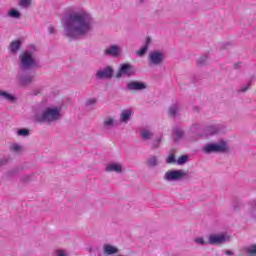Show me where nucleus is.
<instances>
[{
    "label": "nucleus",
    "mask_w": 256,
    "mask_h": 256,
    "mask_svg": "<svg viewBox=\"0 0 256 256\" xmlns=\"http://www.w3.org/2000/svg\"><path fill=\"white\" fill-rule=\"evenodd\" d=\"M191 133H194L195 135H201V131H203V126L201 124H192L190 127Z\"/></svg>",
    "instance_id": "25"
},
{
    "label": "nucleus",
    "mask_w": 256,
    "mask_h": 256,
    "mask_svg": "<svg viewBox=\"0 0 256 256\" xmlns=\"http://www.w3.org/2000/svg\"><path fill=\"white\" fill-rule=\"evenodd\" d=\"M11 175H15L17 173H19V168H15L13 170L10 171Z\"/></svg>",
    "instance_id": "42"
},
{
    "label": "nucleus",
    "mask_w": 256,
    "mask_h": 256,
    "mask_svg": "<svg viewBox=\"0 0 256 256\" xmlns=\"http://www.w3.org/2000/svg\"><path fill=\"white\" fill-rule=\"evenodd\" d=\"M8 17H11L12 19H21V12L13 8L10 11H8Z\"/></svg>",
    "instance_id": "26"
},
{
    "label": "nucleus",
    "mask_w": 256,
    "mask_h": 256,
    "mask_svg": "<svg viewBox=\"0 0 256 256\" xmlns=\"http://www.w3.org/2000/svg\"><path fill=\"white\" fill-rule=\"evenodd\" d=\"M9 49L12 55H17V53L21 49V40L12 41L10 43Z\"/></svg>",
    "instance_id": "15"
},
{
    "label": "nucleus",
    "mask_w": 256,
    "mask_h": 256,
    "mask_svg": "<svg viewBox=\"0 0 256 256\" xmlns=\"http://www.w3.org/2000/svg\"><path fill=\"white\" fill-rule=\"evenodd\" d=\"M7 163H9V158H7V157L0 158V167H5V165H7Z\"/></svg>",
    "instance_id": "38"
},
{
    "label": "nucleus",
    "mask_w": 256,
    "mask_h": 256,
    "mask_svg": "<svg viewBox=\"0 0 256 256\" xmlns=\"http://www.w3.org/2000/svg\"><path fill=\"white\" fill-rule=\"evenodd\" d=\"M137 73V70L135 67L129 63H124L120 65V68L118 69V72L116 73V79H121L123 75L126 77H133Z\"/></svg>",
    "instance_id": "6"
},
{
    "label": "nucleus",
    "mask_w": 256,
    "mask_h": 256,
    "mask_svg": "<svg viewBox=\"0 0 256 256\" xmlns=\"http://www.w3.org/2000/svg\"><path fill=\"white\" fill-rule=\"evenodd\" d=\"M148 167H157V156H151L147 160Z\"/></svg>",
    "instance_id": "30"
},
{
    "label": "nucleus",
    "mask_w": 256,
    "mask_h": 256,
    "mask_svg": "<svg viewBox=\"0 0 256 256\" xmlns=\"http://www.w3.org/2000/svg\"><path fill=\"white\" fill-rule=\"evenodd\" d=\"M18 81L22 87H27V85H31V83L35 81V76L30 74H19Z\"/></svg>",
    "instance_id": "11"
},
{
    "label": "nucleus",
    "mask_w": 256,
    "mask_h": 256,
    "mask_svg": "<svg viewBox=\"0 0 256 256\" xmlns=\"http://www.w3.org/2000/svg\"><path fill=\"white\" fill-rule=\"evenodd\" d=\"M225 255L231 256V255H233V251H231V250H226V251H225Z\"/></svg>",
    "instance_id": "43"
},
{
    "label": "nucleus",
    "mask_w": 256,
    "mask_h": 256,
    "mask_svg": "<svg viewBox=\"0 0 256 256\" xmlns=\"http://www.w3.org/2000/svg\"><path fill=\"white\" fill-rule=\"evenodd\" d=\"M127 91H143L147 89V84L141 81H131L126 85Z\"/></svg>",
    "instance_id": "10"
},
{
    "label": "nucleus",
    "mask_w": 256,
    "mask_h": 256,
    "mask_svg": "<svg viewBox=\"0 0 256 256\" xmlns=\"http://www.w3.org/2000/svg\"><path fill=\"white\" fill-rule=\"evenodd\" d=\"M149 45H151V38L146 39V44L138 50L137 55H139V57H143V55H145L149 50Z\"/></svg>",
    "instance_id": "21"
},
{
    "label": "nucleus",
    "mask_w": 256,
    "mask_h": 256,
    "mask_svg": "<svg viewBox=\"0 0 256 256\" xmlns=\"http://www.w3.org/2000/svg\"><path fill=\"white\" fill-rule=\"evenodd\" d=\"M173 135H174V142L177 143L178 141H181V139L183 138V135L185 134L183 132V129H181V127L176 126L173 128L172 130Z\"/></svg>",
    "instance_id": "17"
},
{
    "label": "nucleus",
    "mask_w": 256,
    "mask_h": 256,
    "mask_svg": "<svg viewBox=\"0 0 256 256\" xmlns=\"http://www.w3.org/2000/svg\"><path fill=\"white\" fill-rule=\"evenodd\" d=\"M32 0H18L19 7L22 9H29L31 7Z\"/></svg>",
    "instance_id": "27"
},
{
    "label": "nucleus",
    "mask_w": 256,
    "mask_h": 256,
    "mask_svg": "<svg viewBox=\"0 0 256 256\" xmlns=\"http://www.w3.org/2000/svg\"><path fill=\"white\" fill-rule=\"evenodd\" d=\"M140 137L144 139V141H149V139H153V132L150 130L144 129L140 131Z\"/></svg>",
    "instance_id": "24"
},
{
    "label": "nucleus",
    "mask_w": 256,
    "mask_h": 256,
    "mask_svg": "<svg viewBox=\"0 0 256 256\" xmlns=\"http://www.w3.org/2000/svg\"><path fill=\"white\" fill-rule=\"evenodd\" d=\"M48 31H49L50 35L57 33V30L53 26H49Z\"/></svg>",
    "instance_id": "40"
},
{
    "label": "nucleus",
    "mask_w": 256,
    "mask_h": 256,
    "mask_svg": "<svg viewBox=\"0 0 256 256\" xmlns=\"http://www.w3.org/2000/svg\"><path fill=\"white\" fill-rule=\"evenodd\" d=\"M36 51L37 47L35 45H30L28 49L19 55V68L21 71H30V69L39 67V62L35 58Z\"/></svg>",
    "instance_id": "2"
},
{
    "label": "nucleus",
    "mask_w": 256,
    "mask_h": 256,
    "mask_svg": "<svg viewBox=\"0 0 256 256\" xmlns=\"http://www.w3.org/2000/svg\"><path fill=\"white\" fill-rule=\"evenodd\" d=\"M166 163L171 165L172 163H177V159H175V154H171L167 157Z\"/></svg>",
    "instance_id": "35"
},
{
    "label": "nucleus",
    "mask_w": 256,
    "mask_h": 256,
    "mask_svg": "<svg viewBox=\"0 0 256 256\" xmlns=\"http://www.w3.org/2000/svg\"><path fill=\"white\" fill-rule=\"evenodd\" d=\"M0 97H3V99L9 101V103H15V101H17V98L13 94H9L3 90H0Z\"/></svg>",
    "instance_id": "20"
},
{
    "label": "nucleus",
    "mask_w": 256,
    "mask_h": 256,
    "mask_svg": "<svg viewBox=\"0 0 256 256\" xmlns=\"http://www.w3.org/2000/svg\"><path fill=\"white\" fill-rule=\"evenodd\" d=\"M56 256H69V253L67 252V250H63V249H58L55 251Z\"/></svg>",
    "instance_id": "36"
},
{
    "label": "nucleus",
    "mask_w": 256,
    "mask_h": 256,
    "mask_svg": "<svg viewBox=\"0 0 256 256\" xmlns=\"http://www.w3.org/2000/svg\"><path fill=\"white\" fill-rule=\"evenodd\" d=\"M97 256H101V254L99 253Z\"/></svg>",
    "instance_id": "47"
},
{
    "label": "nucleus",
    "mask_w": 256,
    "mask_h": 256,
    "mask_svg": "<svg viewBox=\"0 0 256 256\" xmlns=\"http://www.w3.org/2000/svg\"><path fill=\"white\" fill-rule=\"evenodd\" d=\"M107 173H123V166L117 163H110L106 166Z\"/></svg>",
    "instance_id": "14"
},
{
    "label": "nucleus",
    "mask_w": 256,
    "mask_h": 256,
    "mask_svg": "<svg viewBox=\"0 0 256 256\" xmlns=\"http://www.w3.org/2000/svg\"><path fill=\"white\" fill-rule=\"evenodd\" d=\"M21 181H22L23 183H27V181H31V176L26 175V176L22 177Z\"/></svg>",
    "instance_id": "41"
},
{
    "label": "nucleus",
    "mask_w": 256,
    "mask_h": 256,
    "mask_svg": "<svg viewBox=\"0 0 256 256\" xmlns=\"http://www.w3.org/2000/svg\"><path fill=\"white\" fill-rule=\"evenodd\" d=\"M140 3H143V0H140Z\"/></svg>",
    "instance_id": "46"
},
{
    "label": "nucleus",
    "mask_w": 256,
    "mask_h": 256,
    "mask_svg": "<svg viewBox=\"0 0 256 256\" xmlns=\"http://www.w3.org/2000/svg\"><path fill=\"white\" fill-rule=\"evenodd\" d=\"M207 61H209V56L203 55L198 59L197 63L198 65L203 66V65H207Z\"/></svg>",
    "instance_id": "31"
},
{
    "label": "nucleus",
    "mask_w": 256,
    "mask_h": 256,
    "mask_svg": "<svg viewBox=\"0 0 256 256\" xmlns=\"http://www.w3.org/2000/svg\"><path fill=\"white\" fill-rule=\"evenodd\" d=\"M17 135H18V137H28L29 129H25V128L19 129L17 131Z\"/></svg>",
    "instance_id": "32"
},
{
    "label": "nucleus",
    "mask_w": 256,
    "mask_h": 256,
    "mask_svg": "<svg viewBox=\"0 0 256 256\" xmlns=\"http://www.w3.org/2000/svg\"><path fill=\"white\" fill-rule=\"evenodd\" d=\"M189 172L179 169V170H168L164 174V181L168 183H173L175 181H184V179H189Z\"/></svg>",
    "instance_id": "5"
},
{
    "label": "nucleus",
    "mask_w": 256,
    "mask_h": 256,
    "mask_svg": "<svg viewBox=\"0 0 256 256\" xmlns=\"http://www.w3.org/2000/svg\"><path fill=\"white\" fill-rule=\"evenodd\" d=\"M229 241V236L225 234L215 235L212 234L208 238V245H223V243H227Z\"/></svg>",
    "instance_id": "8"
},
{
    "label": "nucleus",
    "mask_w": 256,
    "mask_h": 256,
    "mask_svg": "<svg viewBox=\"0 0 256 256\" xmlns=\"http://www.w3.org/2000/svg\"><path fill=\"white\" fill-rule=\"evenodd\" d=\"M246 253L250 256H256V244H251L246 248Z\"/></svg>",
    "instance_id": "28"
},
{
    "label": "nucleus",
    "mask_w": 256,
    "mask_h": 256,
    "mask_svg": "<svg viewBox=\"0 0 256 256\" xmlns=\"http://www.w3.org/2000/svg\"><path fill=\"white\" fill-rule=\"evenodd\" d=\"M217 133H219V126L210 125L204 128V135H206V137H209V135H217Z\"/></svg>",
    "instance_id": "16"
},
{
    "label": "nucleus",
    "mask_w": 256,
    "mask_h": 256,
    "mask_svg": "<svg viewBox=\"0 0 256 256\" xmlns=\"http://www.w3.org/2000/svg\"><path fill=\"white\" fill-rule=\"evenodd\" d=\"M104 55L109 57H119V55H121V47L117 45H110L104 50Z\"/></svg>",
    "instance_id": "12"
},
{
    "label": "nucleus",
    "mask_w": 256,
    "mask_h": 256,
    "mask_svg": "<svg viewBox=\"0 0 256 256\" xmlns=\"http://www.w3.org/2000/svg\"><path fill=\"white\" fill-rule=\"evenodd\" d=\"M237 209H238L237 206H234V211H237Z\"/></svg>",
    "instance_id": "45"
},
{
    "label": "nucleus",
    "mask_w": 256,
    "mask_h": 256,
    "mask_svg": "<svg viewBox=\"0 0 256 256\" xmlns=\"http://www.w3.org/2000/svg\"><path fill=\"white\" fill-rule=\"evenodd\" d=\"M64 37L70 41H77L87 37L93 31L95 19L91 13L85 10L72 11L61 18Z\"/></svg>",
    "instance_id": "1"
},
{
    "label": "nucleus",
    "mask_w": 256,
    "mask_h": 256,
    "mask_svg": "<svg viewBox=\"0 0 256 256\" xmlns=\"http://www.w3.org/2000/svg\"><path fill=\"white\" fill-rule=\"evenodd\" d=\"M187 161H189V156L182 155L177 159L176 163H177V165H185V163H187Z\"/></svg>",
    "instance_id": "29"
},
{
    "label": "nucleus",
    "mask_w": 256,
    "mask_h": 256,
    "mask_svg": "<svg viewBox=\"0 0 256 256\" xmlns=\"http://www.w3.org/2000/svg\"><path fill=\"white\" fill-rule=\"evenodd\" d=\"M181 110V105L179 103H174L169 107L168 113L171 117H177V114Z\"/></svg>",
    "instance_id": "19"
},
{
    "label": "nucleus",
    "mask_w": 256,
    "mask_h": 256,
    "mask_svg": "<svg viewBox=\"0 0 256 256\" xmlns=\"http://www.w3.org/2000/svg\"><path fill=\"white\" fill-rule=\"evenodd\" d=\"M103 127L104 129H113V127H115V119L111 117L105 118L103 122Z\"/></svg>",
    "instance_id": "22"
},
{
    "label": "nucleus",
    "mask_w": 256,
    "mask_h": 256,
    "mask_svg": "<svg viewBox=\"0 0 256 256\" xmlns=\"http://www.w3.org/2000/svg\"><path fill=\"white\" fill-rule=\"evenodd\" d=\"M163 142V135L161 134L155 140L151 142V149H159L161 147V143Z\"/></svg>",
    "instance_id": "23"
},
{
    "label": "nucleus",
    "mask_w": 256,
    "mask_h": 256,
    "mask_svg": "<svg viewBox=\"0 0 256 256\" xmlns=\"http://www.w3.org/2000/svg\"><path fill=\"white\" fill-rule=\"evenodd\" d=\"M202 151L206 155H211V153H227L229 151V146L227 142L221 140L218 143H208L202 147Z\"/></svg>",
    "instance_id": "4"
},
{
    "label": "nucleus",
    "mask_w": 256,
    "mask_h": 256,
    "mask_svg": "<svg viewBox=\"0 0 256 256\" xmlns=\"http://www.w3.org/2000/svg\"><path fill=\"white\" fill-rule=\"evenodd\" d=\"M115 70L112 66H106L97 70L96 72V79H113V75Z\"/></svg>",
    "instance_id": "7"
},
{
    "label": "nucleus",
    "mask_w": 256,
    "mask_h": 256,
    "mask_svg": "<svg viewBox=\"0 0 256 256\" xmlns=\"http://www.w3.org/2000/svg\"><path fill=\"white\" fill-rule=\"evenodd\" d=\"M131 115H133V111L131 109L123 110L120 115V122L127 123L129 119H131Z\"/></svg>",
    "instance_id": "18"
},
{
    "label": "nucleus",
    "mask_w": 256,
    "mask_h": 256,
    "mask_svg": "<svg viewBox=\"0 0 256 256\" xmlns=\"http://www.w3.org/2000/svg\"><path fill=\"white\" fill-rule=\"evenodd\" d=\"M102 251H103V254L106 256L117 255V253H119V248L111 244H104L102 246Z\"/></svg>",
    "instance_id": "13"
},
{
    "label": "nucleus",
    "mask_w": 256,
    "mask_h": 256,
    "mask_svg": "<svg viewBox=\"0 0 256 256\" xmlns=\"http://www.w3.org/2000/svg\"><path fill=\"white\" fill-rule=\"evenodd\" d=\"M95 103H97V99L90 98L86 101V107H91V105H95Z\"/></svg>",
    "instance_id": "37"
},
{
    "label": "nucleus",
    "mask_w": 256,
    "mask_h": 256,
    "mask_svg": "<svg viewBox=\"0 0 256 256\" xmlns=\"http://www.w3.org/2000/svg\"><path fill=\"white\" fill-rule=\"evenodd\" d=\"M148 59L152 65H161L165 61V55L162 52L153 51L149 53Z\"/></svg>",
    "instance_id": "9"
},
{
    "label": "nucleus",
    "mask_w": 256,
    "mask_h": 256,
    "mask_svg": "<svg viewBox=\"0 0 256 256\" xmlns=\"http://www.w3.org/2000/svg\"><path fill=\"white\" fill-rule=\"evenodd\" d=\"M194 243H197L198 245H209V242H206L205 239H203V237H198L194 240Z\"/></svg>",
    "instance_id": "33"
},
{
    "label": "nucleus",
    "mask_w": 256,
    "mask_h": 256,
    "mask_svg": "<svg viewBox=\"0 0 256 256\" xmlns=\"http://www.w3.org/2000/svg\"><path fill=\"white\" fill-rule=\"evenodd\" d=\"M11 151H15L16 153H19V151H21V146L19 144H13L10 147Z\"/></svg>",
    "instance_id": "39"
},
{
    "label": "nucleus",
    "mask_w": 256,
    "mask_h": 256,
    "mask_svg": "<svg viewBox=\"0 0 256 256\" xmlns=\"http://www.w3.org/2000/svg\"><path fill=\"white\" fill-rule=\"evenodd\" d=\"M235 69H239V67H241V63H237L234 65Z\"/></svg>",
    "instance_id": "44"
},
{
    "label": "nucleus",
    "mask_w": 256,
    "mask_h": 256,
    "mask_svg": "<svg viewBox=\"0 0 256 256\" xmlns=\"http://www.w3.org/2000/svg\"><path fill=\"white\" fill-rule=\"evenodd\" d=\"M61 119V110L58 107H47L41 114L35 115L37 123H55Z\"/></svg>",
    "instance_id": "3"
},
{
    "label": "nucleus",
    "mask_w": 256,
    "mask_h": 256,
    "mask_svg": "<svg viewBox=\"0 0 256 256\" xmlns=\"http://www.w3.org/2000/svg\"><path fill=\"white\" fill-rule=\"evenodd\" d=\"M251 89V80L248 82L246 86H242L239 90L238 93H245L246 91H249Z\"/></svg>",
    "instance_id": "34"
}]
</instances>
